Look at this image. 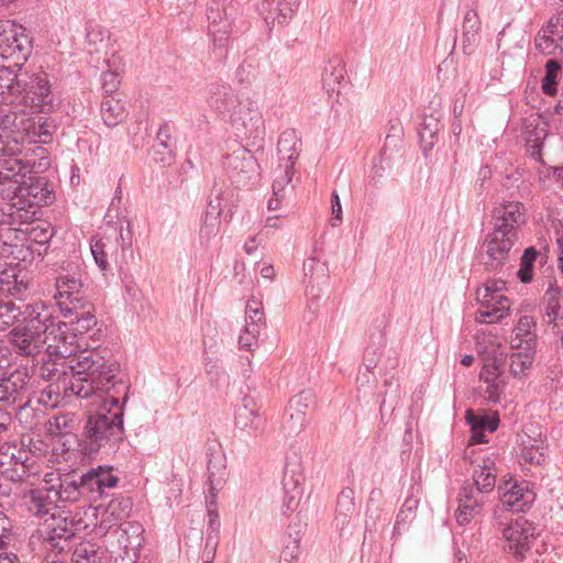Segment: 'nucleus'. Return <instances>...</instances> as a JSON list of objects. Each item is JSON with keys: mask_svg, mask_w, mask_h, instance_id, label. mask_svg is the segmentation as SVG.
<instances>
[{"mask_svg": "<svg viewBox=\"0 0 563 563\" xmlns=\"http://www.w3.org/2000/svg\"><path fill=\"white\" fill-rule=\"evenodd\" d=\"M419 503V498L415 497L413 495H409L405 499L396 515V520L391 532V539L398 540L404 532L409 530L410 525L417 517V509Z\"/></svg>", "mask_w": 563, "mask_h": 563, "instance_id": "7c9ffc66", "label": "nucleus"}, {"mask_svg": "<svg viewBox=\"0 0 563 563\" xmlns=\"http://www.w3.org/2000/svg\"><path fill=\"white\" fill-rule=\"evenodd\" d=\"M29 115L11 112L0 117V157L18 158L25 144L32 143Z\"/></svg>", "mask_w": 563, "mask_h": 563, "instance_id": "1a4fd4ad", "label": "nucleus"}, {"mask_svg": "<svg viewBox=\"0 0 563 563\" xmlns=\"http://www.w3.org/2000/svg\"><path fill=\"white\" fill-rule=\"evenodd\" d=\"M96 353L95 351H84L79 355L75 356L70 361H66L67 357H60L57 355H51L47 351L46 354L41 358V365L38 366L37 374L45 380H58L62 374H65V368H70L73 373V379L70 384L77 378L75 371L71 365H76L80 356Z\"/></svg>", "mask_w": 563, "mask_h": 563, "instance_id": "6ab92c4d", "label": "nucleus"}, {"mask_svg": "<svg viewBox=\"0 0 563 563\" xmlns=\"http://www.w3.org/2000/svg\"><path fill=\"white\" fill-rule=\"evenodd\" d=\"M302 0H263L262 11L265 22L286 24L298 11Z\"/></svg>", "mask_w": 563, "mask_h": 563, "instance_id": "b1692460", "label": "nucleus"}, {"mask_svg": "<svg viewBox=\"0 0 563 563\" xmlns=\"http://www.w3.org/2000/svg\"><path fill=\"white\" fill-rule=\"evenodd\" d=\"M121 84V76L118 71L107 70L101 74V85L104 95L119 96L117 93Z\"/></svg>", "mask_w": 563, "mask_h": 563, "instance_id": "bf43d9fd", "label": "nucleus"}, {"mask_svg": "<svg viewBox=\"0 0 563 563\" xmlns=\"http://www.w3.org/2000/svg\"><path fill=\"white\" fill-rule=\"evenodd\" d=\"M505 360V355L503 353L499 354V357H494L492 363L485 364L479 373V379L483 382H490L494 376H500V363Z\"/></svg>", "mask_w": 563, "mask_h": 563, "instance_id": "0e129e2a", "label": "nucleus"}, {"mask_svg": "<svg viewBox=\"0 0 563 563\" xmlns=\"http://www.w3.org/2000/svg\"><path fill=\"white\" fill-rule=\"evenodd\" d=\"M483 464L478 470H474L473 481L478 493H490L496 486V474L493 472L495 460L490 456H484Z\"/></svg>", "mask_w": 563, "mask_h": 563, "instance_id": "c9c22d12", "label": "nucleus"}, {"mask_svg": "<svg viewBox=\"0 0 563 563\" xmlns=\"http://www.w3.org/2000/svg\"><path fill=\"white\" fill-rule=\"evenodd\" d=\"M465 419L466 423L470 426V429H479L490 433L495 432L500 424L498 411H494L492 413H486L484 411L481 413H475L474 410L467 409Z\"/></svg>", "mask_w": 563, "mask_h": 563, "instance_id": "58836bf2", "label": "nucleus"}, {"mask_svg": "<svg viewBox=\"0 0 563 563\" xmlns=\"http://www.w3.org/2000/svg\"><path fill=\"white\" fill-rule=\"evenodd\" d=\"M505 317L506 313H501V309L486 307L477 312L476 321L479 323H495L500 322Z\"/></svg>", "mask_w": 563, "mask_h": 563, "instance_id": "69168bd1", "label": "nucleus"}, {"mask_svg": "<svg viewBox=\"0 0 563 563\" xmlns=\"http://www.w3.org/2000/svg\"><path fill=\"white\" fill-rule=\"evenodd\" d=\"M543 302L545 305V316L549 318L548 322L553 324V329L559 328V321L563 320L561 289L551 284L545 291Z\"/></svg>", "mask_w": 563, "mask_h": 563, "instance_id": "ea45409f", "label": "nucleus"}, {"mask_svg": "<svg viewBox=\"0 0 563 563\" xmlns=\"http://www.w3.org/2000/svg\"><path fill=\"white\" fill-rule=\"evenodd\" d=\"M54 236V228L51 224H46L45 227L36 225L32 228L30 232L29 241L33 244V246L43 250H48V244Z\"/></svg>", "mask_w": 563, "mask_h": 563, "instance_id": "864d4df0", "label": "nucleus"}, {"mask_svg": "<svg viewBox=\"0 0 563 563\" xmlns=\"http://www.w3.org/2000/svg\"><path fill=\"white\" fill-rule=\"evenodd\" d=\"M234 424L240 439L249 443L250 440L264 435L267 427V418L264 413L251 415L242 409L241 412L235 413Z\"/></svg>", "mask_w": 563, "mask_h": 563, "instance_id": "412c9836", "label": "nucleus"}, {"mask_svg": "<svg viewBox=\"0 0 563 563\" xmlns=\"http://www.w3.org/2000/svg\"><path fill=\"white\" fill-rule=\"evenodd\" d=\"M222 165L228 178L236 188H246L253 185L260 175V164L256 157L244 146H239L232 153L227 154Z\"/></svg>", "mask_w": 563, "mask_h": 563, "instance_id": "9b49d317", "label": "nucleus"}, {"mask_svg": "<svg viewBox=\"0 0 563 563\" xmlns=\"http://www.w3.org/2000/svg\"><path fill=\"white\" fill-rule=\"evenodd\" d=\"M0 285L5 288V297H13L23 301L30 290L26 273L16 266H7L0 269Z\"/></svg>", "mask_w": 563, "mask_h": 563, "instance_id": "4be33fe9", "label": "nucleus"}, {"mask_svg": "<svg viewBox=\"0 0 563 563\" xmlns=\"http://www.w3.org/2000/svg\"><path fill=\"white\" fill-rule=\"evenodd\" d=\"M539 119H542L544 124H549V119L544 117L543 112L538 113V119L533 120H525V133L527 134V143H540L544 144L545 139L548 137V130L545 128L539 126Z\"/></svg>", "mask_w": 563, "mask_h": 563, "instance_id": "09e8293b", "label": "nucleus"}, {"mask_svg": "<svg viewBox=\"0 0 563 563\" xmlns=\"http://www.w3.org/2000/svg\"><path fill=\"white\" fill-rule=\"evenodd\" d=\"M355 514V492L350 486L343 487L339 493L335 503V514L333 519L335 529L342 532L349 526Z\"/></svg>", "mask_w": 563, "mask_h": 563, "instance_id": "a878e982", "label": "nucleus"}, {"mask_svg": "<svg viewBox=\"0 0 563 563\" xmlns=\"http://www.w3.org/2000/svg\"><path fill=\"white\" fill-rule=\"evenodd\" d=\"M498 495L499 504L494 509V519L498 526L504 525L499 520V511L525 514L530 510L537 497L531 482L526 479L518 481L511 476L498 485Z\"/></svg>", "mask_w": 563, "mask_h": 563, "instance_id": "6e6552de", "label": "nucleus"}, {"mask_svg": "<svg viewBox=\"0 0 563 563\" xmlns=\"http://www.w3.org/2000/svg\"><path fill=\"white\" fill-rule=\"evenodd\" d=\"M220 220L218 217L205 216L199 231L200 240L209 241L219 232Z\"/></svg>", "mask_w": 563, "mask_h": 563, "instance_id": "680f3d73", "label": "nucleus"}, {"mask_svg": "<svg viewBox=\"0 0 563 563\" xmlns=\"http://www.w3.org/2000/svg\"><path fill=\"white\" fill-rule=\"evenodd\" d=\"M534 45L537 51L543 55H558L556 41L547 34V30L539 31L534 38Z\"/></svg>", "mask_w": 563, "mask_h": 563, "instance_id": "13d9d810", "label": "nucleus"}, {"mask_svg": "<svg viewBox=\"0 0 563 563\" xmlns=\"http://www.w3.org/2000/svg\"><path fill=\"white\" fill-rule=\"evenodd\" d=\"M48 308L43 302L15 303L0 300V331H9L7 339L22 356H35L46 343Z\"/></svg>", "mask_w": 563, "mask_h": 563, "instance_id": "f03ea898", "label": "nucleus"}, {"mask_svg": "<svg viewBox=\"0 0 563 563\" xmlns=\"http://www.w3.org/2000/svg\"><path fill=\"white\" fill-rule=\"evenodd\" d=\"M526 207L520 201H504L492 210L493 230L478 250L479 264L487 273H499L510 262L519 230L527 222Z\"/></svg>", "mask_w": 563, "mask_h": 563, "instance_id": "7ed1b4c3", "label": "nucleus"}, {"mask_svg": "<svg viewBox=\"0 0 563 563\" xmlns=\"http://www.w3.org/2000/svg\"><path fill=\"white\" fill-rule=\"evenodd\" d=\"M143 532L142 525L136 521H125L114 530V533L118 534V542L125 552L129 549H137L141 545Z\"/></svg>", "mask_w": 563, "mask_h": 563, "instance_id": "72a5a7b5", "label": "nucleus"}, {"mask_svg": "<svg viewBox=\"0 0 563 563\" xmlns=\"http://www.w3.org/2000/svg\"><path fill=\"white\" fill-rule=\"evenodd\" d=\"M306 426V412L299 410H291L287 406L285 410L284 428H288L289 432L299 434Z\"/></svg>", "mask_w": 563, "mask_h": 563, "instance_id": "5fc2aeb1", "label": "nucleus"}, {"mask_svg": "<svg viewBox=\"0 0 563 563\" xmlns=\"http://www.w3.org/2000/svg\"><path fill=\"white\" fill-rule=\"evenodd\" d=\"M301 137L295 129H287L278 137L277 156L278 165L275 168V178L273 188L275 194L292 180L295 175V164L301 153Z\"/></svg>", "mask_w": 563, "mask_h": 563, "instance_id": "9d476101", "label": "nucleus"}, {"mask_svg": "<svg viewBox=\"0 0 563 563\" xmlns=\"http://www.w3.org/2000/svg\"><path fill=\"white\" fill-rule=\"evenodd\" d=\"M534 344L536 339L526 340V346L522 351L514 352L510 355V373L516 378H522L527 375V371L531 367L534 361Z\"/></svg>", "mask_w": 563, "mask_h": 563, "instance_id": "2f4dec72", "label": "nucleus"}, {"mask_svg": "<svg viewBox=\"0 0 563 563\" xmlns=\"http://www.w3.org/2000/svg\"><path fill=\"white\" fill-rule=\"evenodd\" d=\"M11 254L21 263L31 264L35 258H42L46 249L40 250L27 240V243L12 245Z\"/></svg>", "mask_w": 563, "mask_h": 563, "instance_id": "8fccbe9b", "label": "nucleus"}, {"mask_svg": "<svg viewBox=\"0 0 563 563\" xmlns=\"http://www.w3.org/2000/svg\"><path fill=\"white\" fill-rule=\"evenodd\" d=\"M299 543L300 537L298 536V532L296 533L295 538L289 534L284 541L279 563H291L294 560H296L299 555Z\"/></svg>", "mask_w": 563, "mask_h": 563, "instance_id": "6e6d98bb", "label": "nucleus"}, {"mask_svg": "<svg viewBox=\"0 0 563 563\" xmlns=\"http://www.w3.org/2000/svg\"><path fill=\"white\" fill-rule=\"evenodd\" d=\"M440 121L432 115L424 118L418 130L420 145L424 155L432 150L438 141Z\"/></svg>", "mask_w": 563, "mask_h": 563, "instance_id": "79ce46f5", "label": "nucleus"}, {"mask_svg": "<svg viewBox=\"0 0 563 563\" xmlns=\"http://www.w3.org/2000/svg\"><path fill=\"white\" fill-rule=\"evenodd\" d=\"M346 70L343 59L340 56L331 57L322 70V86L329 98L335 93V101L339 102L341 89L347 86L345 80Z\"/></svg>", "mask_w": 563, "mask_h": 563, "instance_id": "aec40b11", "label": "nucleus"}, {"mask_svg": "<svg viewBox=\"0 0 563 563\" xmlns=\"http://www.w3.org/2000/svg\"><path fill=\"white\" fill-rule=\"evenodd\" d=\"M264 324V310L260 305L252 300L246 305L245 331L252 334L253 339L260 333L261 327Z\"/></svg>", "mask_w": 563, "mask_h": 563, "instance_id": "49530a36", "label": "nucleus"}, {"mask_svg": "<svg viewBox=\"0 0 563 563\" xmlns=\"http://www.w3.org/2000/svg\"><path fill=\"white\" fill-rule=\"evenodd\" d=\"M54 479L63 503L93 501L87 472L73 470L66 474L54 475Z\"/></svg>", "mask_w": 563, "mask_h": 563, "instance_id": "2eb2a0df", "label": "nucleus"}, {"mask_svg": "<svg viewBox=\"0 0 563 563\" xmlns=\"http://www.w3.org/2000/svg\"><path fill=\"white\" fill-rule=\"evenodd\" d=\"M457 499L459 507L455 514V519L460 526H466L481 512L482 504L475 498L474 489L470 486L462 487Z\"/></svg>", "mask_w": 563, "mask_h": 563, "instance_id": "cd10ccee", "label": "nucleus"}, {"mask_svg": "<svg viewBox=\"0 0 563 563\" xmlns=\"http://www.w3.org/2000/svg\"><path fill=\"white\" fill-rule=\"evenodd\" d=\"M175 144L156 142L150 152L152 159L163 167L170 166L175 158Z\"/></svg>", "mask_w": 563, "mask_h": 563, "instance_id": "3c124183", "label": "nucleus"}, {"mask_svg": "<svg viewBox=\"0 0 563 563\" xmlns=\"http://www.w3.org/2000/svg\"><path fill=\"white\" fill-rule=\"evenodd\" d=\"M316 405V397L311 390H302L289 399L291 410L307 411Z\"/></svg>", "mask_w": 563, "mask_h": 563, "instance_id": "4d7b16f0", "label": "nucleus"}, {"mask_svg": "<svg viewBox=\"0 0 563 563\" xmlns=\"http://www.w3.org/2000/svg\"><path fill=\"white\" fill-rule=\"evenodd\" d=\"M58 489L55 484L54 474H46L45 478L36 488L30 490V504L36 516L48 515L52 509H66L59 506L62 498L58 497Z\"/></svg>", "mask_w": 563, "mask_h": 563, "instance_id": "f3484780", "label": "nucleus"}, {"mask_svg": "<svg viewBox=\"0 0 563 563\" xmlns=\"http://www.w3.org/2000/svg\"><path fill=\"white\" fill-rule=\"evenodd\" d=\"M71 366L77 378L70 390L82 399L96 397L100 405L86 412L81 433L67 438L63 448L91 461L99 453L115 452L125 440L123 417L131 385L121 373L120 363L106 360L99 353L80 356Z\"/></svg>", "mask_w": 563, "mask_h": 563, "instance_id": "f257e3e1", "label": "nucleus"}, {"mask_svg": "<svg viewBox=\"0 0 563 563\" xmlns=\"http://www.w3.org/2000/svg\"><path fill=\"white\" fill-rule=\"evenodd\" d=\"M26 167L27 164L20 158L0 161V197L10 200L12 207L21 196Z\"/></svg>", "mask_w": 563, "mask_h": 563, "instance_id": "dca6fc26", "label": "nucleus"}, {"mask_svg": "<svg viewBox=\"0 0 563 563\" xmlns=\"http://www.w3.org/2000/svg\"><path fill=\"white\" fill-rule=\"evenodd\" d=\"M380 357L379 349L374 346H367L363 355V366L367 372H372L377 367Z\"/></svg>", "mask_w": 563, "mask_h": 563, "instance_id": "338daca9", "label": "nucleus"}, {"mask_svg": "<svg viewBox=\"0 0 563 563\" xmlns=\"http://www.w3.org/2000/svg\"><path fill=\"white\" fill-rule=\"evenodd\" d=\"M29 122L32 143H52L53 136L59 126L55 118L47 114V112H41L36 115H29Z\"/></svg>", "mask_w": 563, "mask_h": 563, "instance_id": "bb28decb", "label": "nucleus"}, {"mask_svg": "<svg viewBox=\"0 0 563 563\" xmlns=\"http://www.w3.org/2000/svg\"><path fill=\"white\" fill-rule=\"evenodd\" d=\"M221 196H222V189L217 187V184H214L213 188L211 189V195L208 201L207 210L205 216L208 217H220L222 212L221 208Z\"/></svg>", "mask_w": 563, "mask_h": 563, "instance_id": "e2e57ef3", "label": "nucleus"}, {"mask_svg": "<svg viewBox=\"0 0 563 563\" xmlns=\"http://www.w3.org/2000/svg\"><path fill=\"white\" fill-rule=\"evenodd\" d=\"M55 285L57 292L54 298L62 314L90 307V300L82 290L84 283L76 273L59 274Z\"/></svg>", "mask_w": 563, "mask_h": 563, "instance_id": "ddd939ff", "label": "nucleus"}, {"mask_svg": "<svg viewBox=\"0 0 563 563\" xmlns=\"http://www.w3.org/2000/svg\"><path fill=\"white\" fill-rule=\"evenodd\" d=\"M90 251L97 266L102 272H108L110 269L109 256H112L115 253L117 245H114L108 238L92 239L90 243Z\"/></svg>", "mask_w": 563, "mask_h": 563, "instance_id": "e433bc0d", "label": "nucleus"}, {"mask_svg": "<svg viewBox=\"0 0 563 563\" xmlns=\"http://www.w3.org/2000/svg\"><path fill=\"white\" fill-rule=\"evenodd\" d=\"M540 255L539 250L531 245L525 249L521 257L519 269L517 271V278L522 284H530L534 277V264Z\"/></svg>", "mask_w": 563, "mask_h": 563, "instance_id": "a19ab883", "label": "nucleus"}, {"mask_svg": "<svg viewBox=\"0 0 563 563\" xmlns=\"http://www.w3.org/2000/svg\"><path fill=\"white\" fill-rule=\"evenodd\" d=\"M30 380L27 367H20L9 376L0 377V402L16 401L20 394L26 388Z\"/></svg>", "mask_w": 563, "mask_h": 563, "instance_id": "393cba45", "label": "nucleus"}, {"mask_svg": "<svg viewBox=\"0 0 563 563\" xmlns=\"http://www.w3.org/2000/svg\"><path fill=\"white\" fill-rule=\"evenodd\" d=\"M88 529L89 525L82 518L80 508L76 507L52 514L38 532L48 551L63 554L70 551L73 540Z\"/></svg>", "mask_w": 563, "mask_h": 563, "instance_id": "423d86ee", "label": "nucleus"}, {"mask_svg": "<svg viewBox=\"0 0 563 563\" xmlns=\"http://www.w3.org/2000/svg\"><path fill=\"white\" fill-rule=\"evenodd\" d=\"M300 481V475L297 477L294 475L288 477L287 474H285L283 478L284 496L282 501V514L284 516H288L294 512L299 506L301 499Z\"/></svg>", "mask_w": 563, "mask_h": 563, "instance_id": "473e14b6", "label": "nucleus"}, {"mask_svg": "<svg viewBox=\"0 0 563 563\" xmlns=\"http://www.w3.org/2000/svg\"><path fill=\"white\" fill-rule=\"evenodd\" d=\"M18 26L10 25L7 27L4 24H0V54L4 58H9L10 51L14 44H18Z\"/></svg>", "mask_w": 563, "mask_h": 563, "instance_id": "603ef678", "label": "nucleus"}, {"mask_svg": "<svg viewBox=\"0 0 563 563\" xmlns=\"http://www.w3.org/2000/svg\"><path fill=\"white\" fill-rule=\"evenodd\" d=\"M563 64L558 58H550L544 65V76L541 79V90L545 96L554 97L558 93L559 78Z\"/></svg>", "mask_w": 563, "mask_h": 563, "instance_id": "4c0bfd02", "label": "nucleus"}, {"mask_svg": "<svg viewBox=\"0 0 563 563\" xmlns=\"http://www.w3.org/2000/svg\"><path fill=\"white\" fill-rule=\"evenodd\" d=\"M235 13L236 9L232 3L224 5L216 0L208 3L206 10L209 22L208 34L212 38L214 49L227 51L233 32Z\"/></svg>", "mask_w": 563, "mask_h": 563, "instance_id": "f8f14e48", "label": "nucleus"}, {"mask_svg": "<svg viewBox=\"0 0 563 563\" xmlns=\"http://www.w3.org/2000/svg\"><path fill=\"white\" fill-rule=\"evenodd\" d=\"M521 457L525 460V462L537 465H541L545 461L543 452H541L539 448L534 446H525L521 451Z\"/></svg>", "mask_w": 563, "mask_h": 563, "instance_id": "774afa93", "label": "nucleus"}, {"mask_svg": "<svg viewBox=\"0 0 563 563\" xmlns=\"http://www.w3.org/2000/svg\"><path fill=\"white\" fill-rule=\"evenodd\" d=\"M21 190V196L13 202V207L24 222L36 220L42 214L41 208L51 206L56 199L55 184L47 176L37 173L25 174Z\"/></svg>", "mask_w": 563, "mask_h": 563, "instance_id": "0eeeda50", "label": "nucleus"}, {"mask_svg": "<svg viewBox=\"0 0 563 563\" xmlns=\"http://www.w3.org/2000/svg\"><path fill=\"white\" fill-rule=\"evenodd\" d=\"M33 42L32 37L26 33V30L22 26H18V44L13 45L10 51L11 58H15L18 62H26L32 53Z\"/></svg>", "mask_w": 563, "mask_h": 563, "instance_id": "de8ad7c7", "label": "nucleus"}, {"mask_svg": "<svg viewBox=\"0 0 563 563\" xmlns=\"http://www.w3.org/2000/svg\"><path fill=\"white\" fill-rule=\"evenodd\" d=\"M111 471L112 466L101 465L87 471L93 501L103 495L106 488H113L118 485L119 478Z\"/></svg>", "mask_w": 563, "mask_h": 563, "instance_id": "c85d7f7f", "label": "nucleus"}, {"mask_svg": "<svg viewBox=\"0 0 563 563\" xmlns=\"http://www.w3.org/2000/svg\"><path fill=\"white\" fill-rule=\"evenodd\" d=\"M48 423L51 428H55L59 432L62 443L66 442L70 435H77L73 432L77 423L76 415L73 412L55 415L49 419Z\"/></svg>", "mask_w": 563, "mask_h": 563, "instance_id": "c03bdc74", "label": "nucleus"}, {"mask_svg": "<svg viewBox=\"0 0 563 563\" xmlns=\"http://www.w3.org/2000/svg\"><path fill=\"white\" fill-rule=\"evenodd\" d=\"M100 111L104 124L110 128L119 125L128 117L125 102L119 96L103 95Z\"/></svg>", "mask_w": 563, "mask_h": 563, "instance_id": "c756f323", "label": "nucleus"}, {"mask_svg": "<svg viewBox=\"0 0 563 563\" xmlns=\"http://www.w3.org/2000/svg\"><path fill=\"white\" fill-rule=\"evenodd\" d=\"M63 316L69 318V321H56V318L48 310L46 341L48 339L54 341V343L47 344V352L51 355L65 358L73 354L74 349L71 346L76 338L91 330L97 324V318L95 305L91 301L89 308H80Z\"/></svg>", "mask_w": 563, "mask_h": 563, "instance_id": "39448f33", "label": "nucleus"}, {"mask_svg": "<svg viewBox=\"0 0 563 563\" xmlns=\"http://www.w3.org/2000/svg\"><path fill=\"white\" fill-rule=\"evenodd\" d=\"M209 525L207 529L205 550L208 559H213L219 542L220 521L216 510L208 509Z\"/></svg>", "mask_w": 563, "mask_h": 563, "instance_id": "a18cd8bd", "label": "nucleus"}, {"mask_svg": "<svg viewBox=\"0 0 563 563\" xmlns=\"http://www.w3.org/2000/svg\"><path fill=\"white\" fill-rule=\"evenodd\" d=\"M207 102L219 115H227L238 106L236 96L231 86L222 82H213L209 86Z\"/></svg>", "mask_w": 563, "mask_h": 563, "instance_id": "5701e85b", "label": "nucleus"}, {"mask_svg": "<svg viewBox=\"0 0 563 563\" xmlns=\"http://www.w3.org/2000/svg\"><path fill=\"white\" fill-rule=\"evenodd\" d=\"M302 269L306 291L314 299L320 298V287L327 285L330 278L327 263L316 256H310L303 262Z\"/></svg>", "mask_w": 563, "mask_h": 563, "instance_id": "a211bd4d", "label": "nucleus"}, {"mask_svg": "<svg viewBox=\"0 0 563 563\" xmlns=\"http://www.w3.org/2000/svg\"><path fill=\"white\" fill-rule=\"evenodd\" d=\"M0 93H9L19 98L25 104L38 108L40 112H51L54 108V96L51 90L48 75L45 71L29 73L19 68L13 73L9 67L0 69Z\"/></svg>", "mask_w": 563, "mask_h": 563, "instance_id": "20e7f679", "label": "nucleus"}, {"mask_svg": "<svg viewBox=\"0 0 563 563\" xmlns=\"http://www.w3.org/2000/svg\"><path fill=\"white\" fill-rule=\"evenodd\" d=\"M536 526L526 518L511 520L501 530L508 551L519 561L525 560L532 542L537 539Z\"/></svg>", "mask_w": 563, "mask_h": 563, "instance_id": "4468645a", "label": "nucleus"}, {"mask_svg": "<svg viewBox=\"0 0 563 563\" xmlns=\"http://www.w3.org/2000/svg\"><path fill=\"white\" fill-rule=\"evenodd\" d=\"M487 384L485 389L486 399L489 402L498 404L500 402V395L503 394L506 382L501 378V376H494L490 382H485Z\"/></svg>", "mask_w": 563, "mask_h": 563, "instance_id": "052dcab7", "label": "nucleus"}, {"mask_svg": "<svg viewBox=\"0 0 563 563\" xmlns=\"http://www.w3.org/2000/svg\"><path fill=\"white\" fill-rule=\"evenodd\" d=\"M106 550L93 541H81L73 551V563H103Z\"/></svg>", "mask_w": 563, "mask_h": 563, "instance_id": "f704fd0d", "label": "nucleus"}, {"mask_svg": "<svg viewBox=\"0 0 563 563\" xmlns=\"http://www.w3.org/2000/svg\"><path fill=\"white\" fill-rule=\"evenodd\" d=\"M395 129V133H388L385 137L384 146L380 150V162L389 163L396 156H400V151L402 150V129L396 125H393Z\"/></svg>", "mask_w": 563, "mask_h": 563, "instance_id": "37998d69", "label": "nucleus"}]
</instances>
